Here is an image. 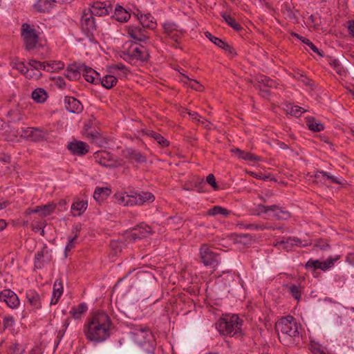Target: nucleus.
<instances>
[{
  "mask_svg": "<svg viewBox=\"0 0 354 354\" xmlns=\"http://www.w3.org/2000/svg\"><path fill=\"white\" fill-rule=\"evenodd\" d=\"M111 324L108 314L98 310L93 313L87 319L83 332L88 341L94 343L102 342L109 337Z\"/></svg>",
  "mask_w": 354,
  "mask_h": 354,
  "instance_id": "obj_1",
  "label": "nucleus"
},
{
  "mask_svg": "<svg viewBox=\"0 0 354 354\" xmlns=\"http://www.w3.org/2000/svg\"><path fill=\"white\" fill-rule=\"evenodd\" d=\"M275 330L279 341L284 345H289L299 335V324L292 315L279 319L275 324Z\"/></svg>",
  "mask_w": 354,
  "mask_h": 354,
  "instance_id": "obj_2",
  "label": "nucleus"
},
{
  "mask_svg": "<svg viewBox=\"0 0 354 354\" xmlns=\"http://www.w3.org/2000/svg\"><path fill=\"white\" fill-rule=\"evenodd\" d=\"M242 320L238 315L234 314L221 317L216 323V328L220 334L231 337H242Z\"/></svg>",
  "mask_w": 354,
  "mask_h": 354,
  "instance_id": "obj_3",
  "label": "nucleus"
},
{
  "mask_svg": "<svg viewBox=\"0 0 354 354\" xmlns=\"http://www.w3.org/2000/svg\"><path fill=\"white\" fill-rule=\"evenodd\" d=\"M21 37L27 50L30 51L36 48L39 41V35L37 31L29 24L24 23L21 25Z\"/></svg>",
  "mask_w": 354,
  "mask_h": 354,
  "instance_id": "obj_4",
  "label": "nucleus"
},
{
  "mask_svg": "<svg viewBox=\"0 0 354 354\" xmlns=\"http://www.w3.org/2000/svg\"><path fill=\"white\" fill-rule=\"evenodd\" d=\"M199 256L205 266L216 268L220 261V254L215 252L207 244H202L200 248Z\"/></svg>",
  "mask_w": 354,
  "mask_h": 354,
  "instance_id": "obj_5",
  "label": "nucleus"
},
{
  "mask_svg": "<svg viewBox=\"0 0 354 354\" xmlns=\"http://www.w3.org/2000/svg\"><path fill=\"white\" fill-rule=\"evenodd\" d=\"M149 57V54L147 50H142L141 48L136 46L132 49L123 52L122 58L124 60L132 63L135 61L145 62Z\"/></svg>",
  "mask_w": 354,
  "mask_h": 354,
  "instance_id": "obj_6",
  "label": "nucleus"
},
{
  "mask_svg": "<svg viewBox=\"0 0 354 354\" xmlns=\"http://www.w3.org/2000/svg\"><path fill=\"white\" fill-rule=\"evenodd\" d=\"M308 245V243H304L301 239L296 236H289L286 238V240L277 241L274 243V246L279 248L281 247L286 251L291 250L294 246L305 247Z\"/></svg>",
  "mask_w": 354,
  "mask_h": 354,
  "instance_id": "obj_7",
  "label": "nucleus"
},
{
  "mask_svg": "<svg viewBox=\"0 0 354 354\" xmlns=\"http://www.w3.org/2000/svg\"><path fill=\"white\" fill-rule=\"evenodd\" d=\"M94 15L88 10L84 11L81 19V26L84 32L92 33L96 28Z\"/></svg>",
  "mask_w": 354,
  "mask_h": 354,
  "instance_id": "obj_8",
  "label": "nucleus"
},
{
  "mask_svg": "<svg viewBox=\"0 0 354 354\" xmlns=\"http://www.w3.org/2000/svg\"><path fill=\"white\" fill-rule=\"evenodd\" d=\"M0 300L4 301L11 308H15L19 305V299L17 295L10 290L6 289L1 291Z\"/></svg>",
  "mask_w": 354,
  "mask_h": 354,
  "instance_id": "obj_9",
  "label": "nucleus"
},
{
  "mask_svg": "<svg viewBox=\"0 0 354 354\" xmlns=\"http://www.w3.org/2000/svg\"><path fill=\"white\" fill-rule=\"evenodd\" d=\"M154 200V195L149 192L133 191V205H143L146 203H152Z\"/></svg>",
  "mask_w": 354,
  "mask_h": 354,
  "instance_id": "obj_10",
  "label": "nucleus"
},
{
  "mask_svg": "<svg viewBox=\"0 0 354 354\" xmlns=\"http://www.w3.org/2000/svg\"><path fill=\"white\" fill-rule=\"evenodd\" d=\"M112 10V6L107 5L104 2L97 1L95 2L88 11L95 16H105L110 13Z\"/></svg>",
  "mask_w": 354,
  "mask_h": 354,
  "instance_id": "obj_11",
  "label": "nucleus"
},
{
  "mask_svg": "<svg viewBox=\"0 0 354 354\" xmlns=\"http://www.w3.org/2000/svg\"><path fill=\"white\" fill-rule=\"evenodd\" d=\"M96 161L106 167H115L116 162L113 158L112 154L106 151H98L95 156Z\"/></svg>",
  "mask_w": 354,
  "mask_h": 354,
  "instance_id": "obj_12",
  "label": "nucleus"
},
{
  "mask_svg": "<svg viewBox=\"0 0 354 354\" xmlns=\"http://www.w3.org/2000/svg\"><path fill=\"white\" fill-rule=\"evenodd\" d=\"M65 108L69 112L73 113H79L83 110V106L76 98L71 96H66L64 98Z\"/></svg>",
  "mask_w": 354,
  "mask_h": 354,
  "instance_id": "obj_13",
  "label": "nucleus"
},
{
  "mask_svg": "<svg viewBox=\"0 0 354 354\" xmlns=\"http://www.w3.org/2000/svg\"><path fill=\"white\" fill-rule=\"evenodd\" d=\"M81 67H83L82 73V75L84 77V79L88 82L97 84L100 81V74L95 70L89 66H87L85 64H82Z\"/></svg>",
  "mask_w": 354,
  "mask_h": 354,
  "instance_id": "obj_14",
  "label": "nucleus"
},
{
  "mask_svg": "<svg viewBox=\"0 0 354 354\" xmlns=\"http://www.w3.org/2000/svg\"><path fill=\"white\" fill-rule=\"evenodd\" d=\"M68 149L73 154L84 155L88 152V145L82 141L70 142L68 145Z\"/></svg>",
  "mask_w": 354,
  "mask_h": 354,
  "instance_id": "obj_15",
  "label": "nucleus"
},
{
  "mask_svg": "<svg viewBox=\"0 0 354 354\" xmlns=\"http://www.w3.org/2000/svg\"><path fill=\"white\" fill-rule=\"evenodd\" d=\"M136 17L144 28L155 29L156 28V23L154 17L151 14L143 15L140 12L136 15Z\"/></svg>",
  "mask_w": 354,
  "mask_h": 354,
  "instance_id": "obj_16",
  "label": "nucleus"
},
{
  "mask_svg": "<svg viewBox=\"0 0 354 354\" xmlns=\"http://www.w3.org/2000/svg\"><path fill=\"white\" fill-rule=\"evenodd\" d=\"M143 28L138 26H130L127 32L131 38L136 41H145L149 39V37L146 35Z\"/></svg>",
  "mask_w": 354,
  "mask_h": 354,
  "instance_id": "obj_17",
  "label": "nucleus"
},
{
  "mask_svg": "<svg viewBox=\"0 0 354 354\" xmlns=\"http://www.w3.org/2000/svg\"><path fill=\"white\" fill-rule=\"evenodd\" d=\"M26 297L29 304L31 305L34 308L38 309L41 307L40 295L35 290H27L26 292Z\"/></svg>",
  "mask_w": 354,
  "mask_h": 354,
  "instance_id": "obj_18",
  "label": "nucleus"
},
{
  "mask_svg": "<svg viewBox=\"0 0 354 354\" xmlns=\"http://www.w3.org/2000/svg\"><path fill=\"white\" fill-rule=\"evenodd\" d=\"M258 86L264 95H268L270 91L267 88L275 87V82L266 76H261L257 80Z\"/></svg>",
  "mask_w": 354,
  "mask_h": 354,
  "instance_id": "obj_19",
  "label": "nucleus"
},
{
  "mask_svg": "<svg viewBox=\"0 0 354 354\" xmlns=\"http://www.w3.org/2000/svg\"><path fill=\"white\" fill-rule=\"evenodd\" d=\"M134 335L135 340L140 344L145 342V340H142L140 339V336L142 337L144 339H147L151 335V332L149 330V327L138 326L135 329L133 333Z\"/></svg>",
  "mask_w": 354,
  "mask_h": 354,
  "instance_id": "obj_20",
  "label": "nucleus"
},
{
  "mask_svg": "<svg viewBox=\"0 0 354 354\" xmlns=\"http://www.w3.org/2000/svg\"><path fill=\"white\" fill-rule=\"evenodd\" d=\"M131 17V14L121 6L115 8L112 18L120 22H127Z\"/></svg>",
  "mask_w": 354,
  "mask_h": 354,
  "instance_id": "obj_21",
  "label": "nucleus"
},
{
  "mask_svg": "<svg viewBox=\"0 0 354 354\" xmlns=\"http://www.w3.org/2000/svg\"><path fill=\"white\" fill-rule=\"evenodd\" d=\"M116 202L123 206H133V191L129 194L117 193L114 195Z\"/></svg>",
  "mask_w": 354,
  "mask_h": 354,
  "instance_id": "obj_22",
  "label": "nucleus"
},
{
  "mask_svg": "<svg viewBox=\"0 0 354 354\" xmlns=\"http://www.w3.org/2000/svg\"><path fill=\"white\" fill-rule=\"evenodd\" d=\"M63 293L62 282L60 279H56L53 285V297L50 304H56Z\"/></svg>",
  "mask_w": 354,
  "mask_h": 354,
  "instance_id": "obj_23",
  "label": "nucleus"
},
{
  "mask_svg": "<svg viewBox=\"0 0 354 354\" xmlns=\"http://www.w3.org/2000/svg\"><path fill=\"white\" fill-rule=\"evenodd\" d=\"M210 41L213 42L215 45L223 49L225 52L228 53L232 56H234L236 55V53L234 51V48L222 39L216 37H212V38H210Z\"/></svg>",
  "mask_w": 354,
  "mask_h": 354,
  "instance_id": "obj_24",
  "label": "nucleus"
},
{
  "mask_svg": "<svg viewBox=\"0 0 354 354\" xmlns=\"http://www.w3.org/2000/svg\"><path fill=\"white\" fill-rule=\"evenodd\" d=\"M111 194V189L107 187H96L93 193L94 199L98 203L104 201Z\"/></svg>",
  "mask_w": 354,
  "mask_h": 354,
  "instance_id": "obj_25",
  "label": "nucleus"
},
{
  "mask_svg": "<svg viewBox=\"0 0 354 354\" xmlns=\"http://www.w3.org/2000/svg\"><path fill=\"white\" fill-rule=\"evenodd\" d=\"M46 138V133L38 128H32V131L29 133V141L39 142Z\"/></svg>",
  "mask_w": 354,
  "mask_h": 354,
  "instance_id": "obj_26",
  "label": "nucleus"
},
{
  "mask_svg": "<svg viewBox=\"0 0 354 354\" xmlns=\"http://www.w3.org/2000/svg\"><path fill=\"white\" fill-rule=\"evenodd\" d=\"M87 201H80L79 199L75 201L71 206L72 213L75 215H80L87 208Z\"/></svg>",
  "mask_w": 354,
  "mask_h": 354,
  "instance_id": "obj_27",
  "label": "nucleus"
},
{
  "mask_svg": "<svg viewBox=\"0 0 354 354\" xmlns=\"http://www.w3.org/2000/svg\"><path fill=\"white\" fill-rule=\"evenodd\" d=\"M126 158L131 160H134L138 163H142L147 161L146 157L145 156H143L139 151L132 149H127Z\"/></svg>",
  "mask_w": 354,
  "mask_h": 354,
  "instance_id": "obj_28",
  "label": "nucleus"
},
{
  "mask_svg": "<svg viewBox=\"0 0 354 354\" xmlns=\"http://www.w3.org/2000/svg\"><path fill=\"white\" fill-rule=\"evenodd\" d=\"M306 125L310 131L315 132L321 131L324 128V126L322 123L319 122L313 117L306 118Z\"/></svg>",
  "mask_w": 354,
  "mask_h": 354,
  "instance_id": "obj_29",
  "label": "nucleus"
},
{
  "mask_svg": "<svg viewBox=\"0 0 354 354\" xmlns=\"http://www.w3.org/2000/svg\"><path fill=\"white\" fill-rule=\"evenodd\" d=\"M147 135L151 138H153L162 147H167L169 145V142L167 139L154 131H148Z\"/></svg>",
  "mask_w": 354,
  "mask_h": 354,
  "instance_id": "obj_30",
  "label": "nucleus"
},
{
  "mask_svg": "<svg viewBox=\"0 0 354 354\" xmlns=\"http://www.w3.org/2000/svg\"><path fill=\"white\" fill-rule=\"evenodd\" d=\"M47 97V93L41 88H37L32 92V98L37 103L44 102Z\"/></svg>",
  "mask_w": 354,
  "mask_h": 354,
  "instance_id": "obj_31",
  "label": "nucleus"
},
{
  "mask_svg": "<svg viewBox=\"0 0 354 354\" xmlns=\"http://www.w3.org/2000/svg\"><path fill=\"white\" fill-rule=\"evenodd\" d=\"M51 6V0H37L34 5L35 10L40 12H48Z\"/></svg>",
  "mask_w": 354,
  "mask_h": 354,
  "instance_id": "obj_32",
  "label": "nucleus"
},
{
  "mask_svg": "<svg viewBox=\"0 0 354 354\" xmlns=\"http://www.w3.org/2000/svg\"><path fill=\"white\" fill-rule=\"evenodd\" d=\"M102 85L106 88H111L118 82V78L111 75H106L102 79H100Z\"/></svg>",
  "mask_w": 354,
  "mask_h": 354,
  "instance_id": "obj_33",
  "label": "nucleus"
},
{
  "mask_svg": "<svg viewBox=\"0 0 354 354\" xmlns=\"http://www.w3.org/2000/svg\"><path fill=\"white\" fill-rule=\"evenodd\" d=\"M137 229L131 234V239L133 240L140 239L145 237L147 234L151 233V229L149 226L140 227V232H137Z\"/></svg>",
  "mask_w": 354,
  "mask_h": 354,
  "instance_id": "obj_34",
  "label": "nucleus"
},
{
  "mask_svg": "<svg viewBox=\"0 0 354 354\" xmlns=\"http://www.w3.org/2000/svg\"><path fill=\"white\" fill-rule=\"evenodd\" d=\"M87 310V306L84 303L80 304L77 307H73L70 314L75 319H79Z\"/></svg>",
  "mask_w": 354,
  "mask_h": 354,
  "instance_id": "obj_35",
  "label": "nucleus"
},
{
  "mask_svg": "<svg viewBox=\"0 0 354 354\" xmlns=\"http://www.w3.org/2000/svg\"><path fill=\"white\" fill-rule=\"evenodd\" d=\"M230 212L227 209L222 207L221 206H214L212 208L208 209L207 215L209 216H216L218 214L223 215L225 217H227L230 214Z\"/></svg>",
  "mask_w": 354,
  "mask_h": 354,
  "instance_id": "obj_36",
  "label": "nucleus"
},
{
  "mask_svg": "<svg viewBox=\"0 0 354 354\" xmlns=\"http://www.w3.org/2000/svg\"><path fill=\"white\" fill-rule=\"evenodd\" d=\"M320 176L323 177L324 178H326L328 180H330L332 183L342 185V182L339 181L336 177L330 175L328 172L324 171H317L315 174V177L316 178H319Z\"/></svg>",
  "mask_w": 354,
  "mask_h": 354,
  "instance_id": "obj_37",
  "label": "nucleus"
},
{
  "mask_svg": "<svg viewBox=\"0 0 354 354\" xmlns=\"http://www.w3.org/2000/svg\"><path fill=\"white\" fill-rule=\"evenodd\" d=\"M329 64L334 68L337 74L342 76L346 74L344 67L341 65L338 59H330Z\"/></svg>",
  "mask_w": 354,
  "mask_h": 354,
  "instance_id": "obj_38",
  "label": "nucleus"
},
{
  "mask_svg": "<svg viewBox=\"0 0 354 354\" xmlns=\"http://www.w3.org/2000/svg\"><path fill=\"white\" fill-rule=\"evenodd\" d=\"M221 16L227 22V24H229L231 27H232L234 30H239L242 28L241 26L239 24H238L232 16L225 12L221 13Z\"/></svg>",
  "mask_w": 354,
  "mask_h": 354,
  "instance_id": "obj_39",
  "label": "nucleus"
},
{
  "mask_svg": "<svg viewBox=\"0 0 354 354\" xmlns=\"http://www.w3.org/2000/svg\"><path fill=\"white\" fill-rule=\"evenodd\" d=\"M40 206V216H47L51 214L56 207V205L53 203Z\"/></svg>",
  "mask_w": 354,
  "mask_h": 354,
  "instance_id": "obj_40",
  "label": "nucleus"
},
{
  "mask_svg": "<svg viewBox=\"0 0 354 354\" xmlns=\"http://www.w3.org/2000/svg\"><path fill=\"white\" fill-rule=\"evenodd\" d=\"M64 64L62 62H46V71L53 72L55 71L60 70L64 68Z\"/></svg>",
  "mask_w": 354,
  "mask_h": 354,
  "instance_id": "obj_41",
  "label": "nucleus"
},
{
  "mask_svg": "<svg viewBox=\"0 0 354 354\" xmlns=\"http://www.w3.org/2000/svg\"><path fill=\"white\" fill-rule=\"evenodd\" d=\"M288 291L292 297L296 300L299 301L301 298V287L296 285H291L288 286Z\"/></svg>",
  "mask_w": 354,
  "mask_h": 354,
  "instance_id": "obj_42",
  "label": "nucleus"
},
{
  "mask_svg": "<svg viewBox=\"0 0 354 354\" xmlns=\"http://www.w3.org/2000/svg\"><path fill=\"white\" fill-rule=\"evenodd\" d=\"M245 228L256 229V230H276V226L269 224V223H266V224L263 223V224H259V225L251 224V225H245Z\"/></svg>",
  "mask_w": 354,
  "mask_h": 354,
  "instance_id": "obj_43",
  "label": "nucleus"
},
{
  "mask_svg": "<svg viewBox=\"0 0 354 354\" xmlns=\"http://www.w3.org/2000/svg\"><path fill=\"white\" fill-rule=\"evenodd\" d=\"M261 160L262 158L261 156H257L252 153L245 152V161H248V164L251 165H255Z\"/></svg>",
  "mask_w": 354,
  "mask_h": 354,
  "instance_id": "obj_44",
  "label": "nucleus"
},
{
  "mask_svg": "<svg viewBox=\"0 0 354 354\" xmlns=\"http://www.w3.org/2000/svg\"><path fill=\"white\" fill-rule=\"evenodd\" d=\"M48 253V251L46 250V247L43 248L42 250L37 252L35 254V266L37 268H41L43 264L41 263V259L44 257V253Z\"/></svg>",
  "mask_w": 354,
  "mask_h": 354,
  "instance_id": "obj_45",
  "label": "nucleus"
},
{
  "mask_svg": "<svg viewBox=\"0 0 354 354\" xmlns=\"http://www.w3.org/2000/svg\"><path fill=\"white\" fill-rule=\"evenodd\" d=\"M257 209L259 212H263V213H267L268 211H272L274 213L277 212L279 209H280V207L277 205H259L257 207Z\"/></svg>",
  "mask_w": 354,
  "mask_h": 354,
  "instance_id": "obj_46",
  "label": "nucleus"
},
{
  "mask_svg": "<svg viewBox=\"0 0 354 354\" xmlns=\"http://www.w3.org/2000/svg\"><path fill=\"white\" fill-rule=\"evenodd\" d=\"M29 65L36 70H46V62H39L35 59H31L28 62Z\"/></svg>",
  "mask_w": 354,
  "mask_h": 354,
  "instance_id": "obj_47",
  "label": "nucleus"
},
{
  "mask_svg": "<svg viewBox=\"0 0 354 354\" xmlns=\"http://www.w3.org/2000/svg\"><path fill=\"white\" fill-rule=\"evenodd\" d=\"M112 68L118 69L120 71L118 75L120 78H125L129 72L128 68L122 64H115L112 66Z\"/></svg>",
  "mask_w": 354,
  "mask_h": 354,
  "instance_id": "obj_48",
  "label": "nucleus"
},
{
  "mask_svg": "<svg viewBox=\"0 0 354 354\" xmlns=\"http://www.w3.org/2000/svg\"><path fill=\"white\" fill-rule=\"evenodd\" d=\"M274 216L278 220H288L290 217V213L280 207V209L274 213Z\"/></svg>",
  "mask_w": 354,
  "mask_h": 354,
  "instance_id": "obj_49",
  "label": "nucleus"
},
{
  "mask_svg": "<svg viewBox=\"0 0 354 354\" xmlns=\"http://www.w3.org/2000/svg\"><path fill=\"white\" fill-rule=\"evenodd\" d=\"M301 41L305 44H306L314 53L318 54L321 57L324 56V52L320 51L319 50V48L313 42H311L308 39L303 38V39Z\"/></svg>",
  "mask_w": 354,
  "mask_h": 354,
  "instance_id": "obj_50",
  "label": "nucleus"
},
{
  "mask_svg": "<svg viewBox=\"0 0 354 354\" xmlns=\"http://www.w3.org/2000/svg\"><path fill=\"white\" fill-rule=\"evenodd\" d=\"M305 267L306 269H319V267H321V261L310 259L306 262Z\"/></svg>",
  "mask_w": 354,
  "mask_h": 354,
  "instance_id": "obj_51",
  "label": "nucleus"
},
{
  "mask_svg": "<svg viewBox=\"0 0 354 354\" xmlns=\"http://www.w3.org/2000/svg\"><path fill=\"white\" fill-rule=\"evenodd\" d=\"M185 77L187 79V80L189 81V83L187 82V84L189 85V86L196 91H203V86L199 84L197 81L196 80H191L189 78H188L187 77L185 76Z\"/></svg>",
  "mask_w": 354,
  "mask_h": 354,
  "instance_id": "obj_52",
  "label": "nucleus"
},
{
  "mask_svg": "<svg viewBox=\"0 0 354 354\" xmlns=\"http://www.w3.org/2000/svg\"><path fill=\"white\" fill-rule=\"evenodd\" d=\"M339 258L337 257L335 259H329L326 261H321V267H319V269L325 271L327 269L331 268L333 265H334V263L337 261Z\"/></svg>",
  "mask_w": 354,
  "mask_h": 354,
  "instance_id": "obj_53",
  "label": "nucleus"
},
{
  "mask_svg": "<svg viewBox=\"0 0 354 354\" xmlns=\"http://www.w3.org/2000/svg\"><path fill=\"white\" fill-rule=\"evenodd\" d=\"M152 274L151 272L144 270H138L136 273V279L141 281L142 279H149Z\"/></svg>",
  "mask_w": 354,
  "mask_h": 354,
  "instance_id": "obj_54",
  "label": "nucleus"
},
{
  "mask_svg": "<svg viewBox=\"0 0 354 354\" xmlns=\"http://www.w3.org/2000/svg\"><path fill=\"white\" fill-rule=\"evenodd\" d=\"M32 131V127H26V128H21L17 131V133L20 136L21 138H23L27 140L29 138V133Z\"/></svg>",
  "mask_w": 354,
  "mask_h": 354,
  "instance_id": "obj_55",
  "label": "nucleus"
},
{
  "mask_svg": "<svg viewBox=\"0 0 354 354\" xmlns=\"http://www.w3.org/2000/svg\"><path fill=\"white\" fill-rule=\"evenodd\" d=\"M82 72H66L65 77L71 81L77 80L81 77Z\"/></svg>",
  "mask_w": 354,
  "mask_h": 354,
  "instance_id": "obj_56",
  "label": "nucleus"
},
{
  "mask_svg": "<svg viewBox=\"0 0 354 354\" xmlns=\"http://www.w3.org/2000/svg\"><path fill=\"white\" fill-rule=\"evenodd\" d=\"M206 181L208 184H209L214 190L218 189V185L216 182L215 176L212 174H209L206 178Z\"/></svg>",
  "mask_w": 354,
  "mask_h": 354,
  "instance_id": "obj_57",
  "label": "nucleus"
},
{
  "mask_svg": "<svg viewBox=\"0 0 354 354\" xmlns=\"http://www.w3.org/2000/svg\"><path fill=\"white\" fill-rule=\"evenodd\" d=\"M82 64H77L75 63L72 64L67 67L66 72H73V71L82 72L83 70V67L82 68L81 67L82 66Z\"/></svg>",
  "mask_w": 354,
  "mask_h": 354,
  "instance_id": "obj_58",
  "label": "nucleus"
},
{
  "mask_svg": "<svg viewBox=\"0 0 354 354\" xmlns=\"http://www.w3.org/2000/svg\"><path fill=\"white\" fill-rule=\"evenodd\" d=\"M315 247L319 248L322 250H326L330 248V245L328 242L322 239L317 241Z\"/></svg>",
  "mask_w": 354,
  "mask_h": 354,
  "instance_id": "obj_59",
  "label": "nucleus"
},
{
  "mask_svg": "<svg viewBox=\"0 0 354 354\" xmlns=\"http://www.w3.org/2000/svg\"><path fill=\"white\" fill-rule=\"evenodd\" d=\"M12 68H16L21 73H25L26 71H28V69L26 68V66H25L24 63L21 62L13 63Z\"/></svg>",
  "mask_w": 354,
  "mask_h": 354,
  "instance_id": "obj_60",
  "label": "nucleus"
},
{
  "mask_svg": "<svg viewBox=\"0 0 354 354\" xmlns=\"http://www.w3.org/2000/svg\"><path fill=\"white\" fill-rule=\"evenodd\" d=\"M302 108L299 106H292L289 110L290 113L296 117H298L301 115Z\"/></svg>",
  "mask_w": 354,
  "mask_h": 354,
  "instance_id": "obj_61",
  "label": "nucleus"
},
{
  "mask_svg": "<svg viewBox=\"0 0 354 354\" xmlns=\"http://www.w3.org/2000/svg\"><path fill=\"white\" fill-rule=\"evenodd\" d=\"M4 328H9L13 326L14 319L11 316L5 317L3 321Z\"/></svg>",
  "mask_w": 354,
  "mask_h": 354,
  "instance_id": "obj_62",
  "label": "nucleus"
},
{
  "mask_svg": "<svg viewBox=\"0 0 354 354\" xmlns=\"http://www.w3.org/2000/svg\"><path fill=\"white\" fill-rule=\"evenodd\" d=\"M82 229V225L80 223L75 224L72 228V234H74L73 238L77 239L79 236V232Z\"/></svg>",
  "mask_w": 354,
  "mask_h": 354,
  "instance_id": "obj_63",
  "label": "nucleus"
},
{
  "mask_svg": "<svg viewBox=\"0 0 354 354\" xmlns=\"http://www.w3.org/2000/svg\"><path fill=\"white\" fill-rule=\"evenodd\" d=\"M311 348H312V351L314 352L317 351V353H319L320 354H326L324 351V348H322L319 344H311Z\"/></svg>",
  "mask_w": 354,
  "mask_h": 354,
  "instance_id": "obj_64",
  "label": "nucleus"
}]
</instances>
